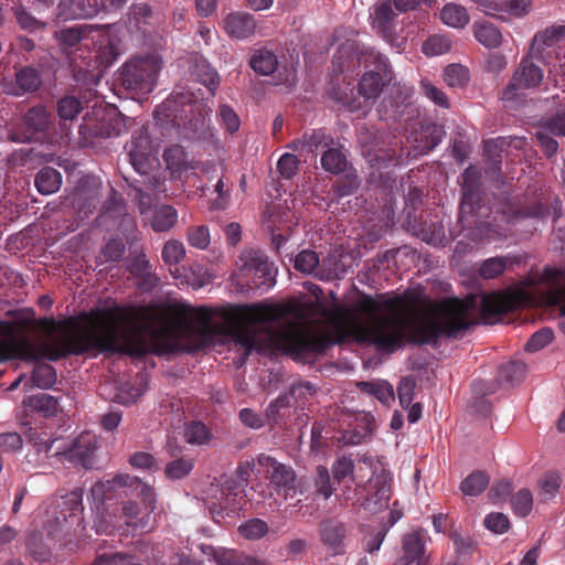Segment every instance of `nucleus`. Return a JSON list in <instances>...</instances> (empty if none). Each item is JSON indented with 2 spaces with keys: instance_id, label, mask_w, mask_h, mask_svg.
I'll return each mask as SVG.
<instances>
[{
  "instance_id": "nucleus-1",
  "label": "nucleus",
  "mask_w": 565,
  "mask_h": 565,
  "mask_svg": "<svg viewBox=\"0 0 565 565\" xmlns=\"http://www.w3.org/2000/svg\"><path fill=\"white\" fill-rule=\"evenodd\" d=\"M316 300L286 305H243L212 309L182 302L168 306L114 307L94 312V349L131 355L146 352V337L167 350L201 349L217 338L233 340L245 352L278 350L289 354L321 351L353 340L393 351L405 340L429 342L439 334L466 329L480 305L482 322L492 324L509 311L536 305V284L510 291L426 303L413 295L362 298L356 312L342 305L327 307L322 290L311 285Z\"/></svg>"
},
{
  "instance_id": "nucleus-2",
  "label": "nucleus",
  "mask_w": 565,
  "mask_h": 565,
  "mask_svg": "<svg viewBox=\"0 0 565 565\" xmlns=\"http://www.w3.org/2000/svg\"><path fill=\"white\" fill-rule=\"evenodd\" d=\"M115 487L131 488L137 497V499L124 503L120 515L124 523L137 529H151L154 524L156 495L153 489L138 478L119 473L113 480L95 483L90 492L94 499L102 501L106 497V491Z\"/></svg>"
},
{
  "instance_id": "nucleus-3",
  "label": "nucleus",
  "mask_w": 565,
  "mask_h": 565,
  "mask_svg": "<svg viewBox=\"0 0 565 565\" xmlns=\"http://www.w3.org/2000/svg\"><path fill=\"white\" fill-rule=\"evenodd\" d=\"M90 34L92 41L98 44V50L95 53L97 67H107L117 56V49L113 44L111 36L107 30L92 25H79L64 29L56 36L61 43L73 46L81 41L87 40Z\"/></svg>"
},
{
  "instance_id": "nucleus-4",
  "label": "nucleus",
  "mask_w": 565,
  "mask_h": 565,
  "mask_svg": "<svg viewBox=\"0 0 565 565\" xmlns=\"http://www.w3.org/2000/svg\"><path fill=\"white\" fill-rule=\"evenodd\" d=\"M160 70L161 61L156 56L132 60L122 68L121 83L128 89L150 93Z\"/></svg>"
},
{
  "instance_id": "nucleus-5",
  "label": "nucleus",
  "mask_w": 565,
  "mask_h": 565,
  "mask_svg": "<svg viewBox=\"0 0 565 565\" xmlns=\"http://www.w3.org/2000/svg\"><path fill=\"white\" fill-rule=\"evenodd\" d=\"M94 118L89 114L84 116V124L81 126V134H88L95 137H113L127 131L131 119L122 116L116 108L94 107Z\"/></svg>"
},
{
  "instance_id": "nucleus-6",
  "label": "nucleus",
  "mask_w": 565,
  "mask_h": 565,
  "mask_svg": "<svg viewBox=\"0 0 565 565\" xmlns=\"http://www.w3.org/2000/svg\"><path fill=\"white\" fill-rule=\"evenodd\" d=\"M238 275L250 279L255 288L268 289L275 284L276 270L268 258L258 250L244 252L237 262Z\"/></svg>"
},
{
  "instance_id": "nucleus-7",
  "label": "nucleus",
  "mask_w": 565,
  "mask_h": 565,
  "mask_svg": "<svg viewBox=\"0 0 565 565\" xmlns=\"http://www.w3.org/2000/svg\"><path fill=\"white\" fill-rule=\"evenodd\" d=\"M366 469H373V476L367 481V491L370 494L365 499V509L377 512L387 507L391 498V472L384 468L383 465L379 463L373 466L372 461L364 460Z\"/></svg>"
},
{
  "instance_id": "nucleus-8",
  "label": "nucleus",
  "mask_w": 565,
  "mask_h": 565,
  "mask_svg": "<svg viewBox=\"0 0 565 565\" xmlns=\"http://www.w3.org/2000/svg\"><path fill=\"white\" fill-rule=\"evenodd\" d=\"M40 84L41 81L35 70L23 67L14 71L9 64H0V86L6 94L20 96L35 90Z\"/></svg>"
},
{
  "instance_id": "nucleus-9",
  "label": "nucleus",
  "mask_w": 565,
  "mask_h": 565,
  "mask_svg": "<svg viewBox=\"0 0 565 565\" xmlns=\"http://www.w3.org/2000/svg\"><path fill=\"white\" fill-rule=\"evenodd\" d=\"M544 78L543 71L540 66L535 65L530 58H524L519 67L513 73V76L503 90L502 96L504 99H513L523 89H530L539 86Z\"/></svg>"
},
{
  "instance_id": "nucleus-10",
  "label": "nucleus",
  "mask_w": 565,
  "mask_h": 565,
  "mask_svg": "<svg viewBox=\"0 0 565 565\" xmlns=\"http://www.w3.org/2000/svg\"><path fill=\"white\" fill-rule=\"evenodd\" d=\"M97 448V439L95 435L89 433L82 434L67 450L62 451L61 446L56 447L54 456L85 468H92L94 465V451Z\"/></svg>"
},
{
  "instance_id": "nucleus-11",
  "label": "nucleus",
  "mask_w": 565,
  "mask_h": 565,
  "mask_svg": "<svg viewBox=\"0 0 565 565\" xmlns=\"http://www.w3.org/2000/svg\"><path fill=\"white\" fill-rule=\"evenodd\" d=\"M257 461L277 490L284 492L285 498L295 490L296 475L290 467L279 463L266 455H260Z\"/></svg>"
},
{
  "instance_id": "nucleus-12",
  "label": "nucleus",
  "mask_w": 565,
  "mask_h": 565,
  "mask_svg": "<svg viewBox=\"0 0 565 565\" xmlns=\"http://www.w3.org/2000/svg\"><path fill=\"white\" fill-rule=\"evenodd\" d=\"M478 3L486 14L499 18L503 21L510 18H522L526 15L532 8V0H473Z\"/></svg>"
},
{
  "instance_id": "nucleus-13",
  "label": "nucleus",
  "mask_w": 565,
  "mask_h": 565,
  "mask_svg": "<svg viewBox=\"0 0 565 565\" xmlns=\"http://www.w3.org/2000/svg\"><path fill=\"white\" fill-rule=\"evenodd\" d=\"M222 29L233 40H246L255 34L257 23L252 14L236 11L224 17Z\"/></svg>"
},
{
  "instance_id": "nucleus-14",
  "label": "nucleus",
  "mask_w": 565,
  "mask_h": 565,
  "mask_svg": "<svg viewBox=\"0 0 565 565\" xmlns=\"http://www.w3.org/2000/svg\"><path fill=\"white\" fill-rule=\"evenodd\" d=\"M563 32V26H550L536 33L531 44V56L547 63Z\"/></svg>"
},
{
  "instance_id": "nucleus-15",
  "label": "nucleus",
  "mask_w": 565,
  "mask_h": 565,
  "mask_svg": "<svg viewBox=\"0 0 565 565\" xmlns=\"http://www.w3.org/2000/svg\"><path fill=\"white\" fill-rule=\"evenodd\" d=\"M50 115L42 106L31 108L24 116L26 126L22 131L11 134V139L18 142H26L33 138L36 131L44 129L49 122Z\"/></svg>"
},
{
  "instance_id": "nucleus-16",
  "label": "nucleus",
  "mask_w": 565,
  "mask_h": 565,
  "mask_svg": "<svg viewBox=\"0 0 565 565\" xmlns=\"http://www.w3.org/2000/svg\"><path fill=\"white\" fill-rule=\"evenodd\" d=\"M371 18L373 29L385 40L391 41L395 20L391 1L383 0L375 4Z\"/></svg>"
},
{
  "instance_id": "nucleus-17",
  "label": "nucleus",
  "mask_w": 565,
  "mask_h": 565,
  "mask_svg": "<svg viewBox=\"0 0 565 565\" xmlns=\"http://www.w3.org/2000/svg\"><path fill=\"white\" fill-rule=\"evenodd\" d=\"M403 551L404 555L396 565H424L422 561L423 543L417 532L405 535Z\"/></svg>"
},
{
  "instance_id": "nucleus-18",
  "label": "nucleus",
  "mask_w": 565,
  "mask_h": 565,
  "mask_svg": "<svg viewBox=\"0 0 565 565\" xmlns=\"http://www.w3.org/2000/svg\"><path fill=\"white\" fill-rule=\"evenodd\" d=\"M477 41L486 47L492 49L501 45L503 36L498 26L489 22H479L473 25Z\"/></svg>"
},
{
  "instance_id": "nucleus-19",
  "label": "nucleus",
  "mask_w": 565,
  "mask_h": 565,
  "mask_svg": "<svg viewBox=\"0 0 565 565\" xmlns=\"http://www.w3.org/2000/svg\"><path fill=\"white\" fill-rule=\"evenodd\" d=\"M23 404L44 417L54 416L58 411V401L45 393L26 397Z\"/></svg>"
},
{
  "instance_id": "nucleus-20",
  "label": "nucleus",
  "mask_w": 565,
  "mask_h": 565,
  "mask_svg": "<svg viewBox=\"0 0 565 565\" xmlns=\"http://www.w3.org/2000/svg\"><path fill=\"white\" fill-rule=\"evenodd\" d=\"M440 20L450 28L463 29L469 23L470 17L466 8L447 3L440 11Z\"/></svg>"
},
{
  "instance_id": "nucleus-21",
  "label": "nucleus",
  "mask_w": 565,
  "mask_h": 565,
  "mask_svg": "<svg viewBox=\"0 0 565 565\" xmlns=\"http://www.w3.org/2000/svg\"><path fill=\"white\" fill-rule=\"evenodd\" d=\"M250 67L260 75H270L278 66L276 55L266 49L256 50L250 57Z\"/></svg>"
},
{
  "instance_id": "nucleus-22",
  "label": "nucleus",
  "mask_w": 565,
  "mask_h": 565,
  "mask_svg": "<svg viewBox=\"0 0 565 565\" xmlns=\"http://www.w3.org/2000/svg\"><path fill=\"white\" fill-rule=\"evenodd\" d=\"M61 183V173L51 167L41 169L35 178L36 189L42 194H52L56 192L60 189Z\"/></svg>"
},
{
  "instance_id": "nucleus-23",
  "label": "nucleus",
  "mask_w": 565,
  "mask_h": 565,
  "mask_svg": "<svg viewBox=\"0 0 565 565\" xmlns=\"http://www.w3.org/2000/svg\"><path fill=\"white\" fill-rule=\"evenodd\" d=\"M214 559L218 565H264L263 561L234 550L215 551Z\"/></svg>"
},
{
  "instance_id": "nucleus-24",
  "label": "nucleus",
  "mask_w": 565,
  "mask_h": 565,
  "mask_svg": "<svg viewBox=\"0 0 565 565\" xmlns=\"http://www.w3.org/2000/svg\"><path fill=\"white\" fill-rule=\"evenodd\" d=\"M178 213L170 205L157 206L151 220V226L156 232L170 230L177 222Z\"/></svg>"
},
{
  "instance_id": "nucleus-25",
  "label": "nucleus",
  "mask_w": 565,
  "mask_h": 565,
  "mask_svg": "<svg viewBox=\"0 0 565 565\" xmlns=\"http://www.w3.org/2000/svg\"><path fill=\"white\" fill-rule=\"evenodd\" d=\"M360 388L374 395L381 403L388 405L394 401L393 386L386 381L362 382Z\"/></svg>"
},
{
  "instance_id": "nucleus-26",
  "label": "nucleus",
  "mask_w": 565,
  "mask_h": 565,
  "mask_svg": "<svg viewBox=\"0 0 565 565\" xmlns=\"http://www.w3.org/2000/svg\"><path fill=\"white\" fill-rule=\"evenodd\" d=\"M489 484V477L482 471H475L469 475L460 484L461 491L466 495H479Z\"/></svg>"
},
{
  "instance_id": "nucleus-27",
  "label": "nucleus",
  "mask_w": 565,
  "mask_h": 565,
  "mask_svg": "<svg viewBox=\"0 0 565 565\" xmlns=\"http://www.w3.org/2000/svg\"><path fill=\"white\" fill-rule=\"evenodd\" d=\"M383 87V78L380 73L370 72L364 74L360 84L359 93L366 99L379 96Z\"/></svg>"
},
{
  "instance_id": "nucleus-28",
  "label": "nucleus",
  "mask_w": 565,
  "mask_h": 565,
  "mask_svg": "<svg viewBox=\"0 0 565 565\" xmlns=\"http://www.w3.org/2000/svg\"><path fill=\"white\" fill-rule=\"evenodd\" d=\"M470 79L469 71L462 65L451 64L444 71V81L449 87L462 88Z\"/></svg>"
},
{
  "instance_id": "nucleus-29",
  "label": "nucleus",
  "mask_w": 565,
  "mask_h": 565,
  "mask_svg": "<svg viewBox=\"0 0 565 565\" xmlns=\"http://www.w3.org/2000/svg\"><path fill=\"white\" fill-rule=\"evenodd\" d=\"M321 166L331 173H341L347 168V159L340 149L330 148L321 157Z\"/></svg>"
},
{
  "instance_id": "nucleus-30",
  "label": "nucleus",
  "mask_w": 565,
  "mask_h": 565,
  "mask_svg": "<svg viewBox=\"0 0 565 565\" xmlns=\"http://www.w3.org/2000/svg\"><path fill=\"white\" fill-rule=\"evenodd\" d=\"M163 159L167 163V168L172 173H181L188 169L185 153L180 146H173L167 149L164 151Z\"/></svg>"
},
{
  "instance_id": "nucleus-31",
  "label": "nucleus",
  "mask_w": 565,
  "mask_h": 565,
  "mask_svg": "<svg viewBox=\"0 0 565 565\" xmlns=\"http://www.w3.org/2000/svg\"><path fill=\"white\" fill-rule=\"evenodd\" d=\"M451 49V41L446 35H431L423 43V52L427 56L443 55Z\"/></svg>"
},
{
  "instance_id": "nucleus-32",
  "label": "nucleus",
  "mask_w": 565,
  "mask_h": 565,
  "mask_svg": "<svg viewBox=\"0 0 565 565\" xmlns=\"http://www.w3.org/2000/svg\"><path fill=\"white\" fill-rule=\"evenodd\" d=\"M343 536L344 529L341 525L328 523L322 527L321 537L323 543L335 553L340 551Z\"/></svg>"
},
{
  "instance_id": "nucleus-33",
  "label": "nucleus",
  "mask_w": 565,
  "mask_h": 565,
  "mask_svg": "<svg viewBox=\"0 0 565 565\" xmlns=\"http://www.w3.org/2000/svg\"><path fill=\"white\" fill-rule=\"evenodd\" d=\"M56 381L54 369L49 364H39L32 373V383L40 388H47Z\"/></svg>"
},
{
  "instance_id": "nucleus-34",
  "label": "nucleus",
  "mask_w": 565,
  "mask_h": 565,
  "mask_svg": "<svg viewBox=\"0 0 565 565\" xmlns=\"http://www.w3.org/2000/svg\"><path fill=\"white\" fill-rule=\"evenodd\" d=\"M161 256L167 265H177L185 257L183 243L179 241H168L162 248Z\"/></svg>"
},
{
  "instance_id": "nucleus-35",
  "label": "nucleus",
  "mask_w": 565,
  "mask_h": 565,
  "mask_svg": "<svg viewBox=\"0 0 565 565\" xmlns=\"http://www.w3.org/2000/svg\"><path fill=\"white\" fill-rule=\"evenodd\" d=\"M184 438L189 444L203 445L211 439V435L205 425L194 422L185 426Z\"/></svg>"
},
{
  "instance_id": "nucleus-36",
  "label": "nucleus",
  "mask_w": 565,
  "mask_h": 565,
  "mask_svg": "<svg viewBox=\"0 0 565 565\" xmlns=\"http://www.w3.org/2000/svg\"><path fill=\"white\" fill-rule=\"evenodd\" d=\"M508 265V258L492 257L484 260L479 268V275L484 279H492L500 276Z\"/></svg>"
},
{
  "instance_id": "nucleus-37",
  "label": "nucleus",
  "mask_w": 565,
  "mask_h": 565,
  "mask_svg": "<svg viewBox=\"0 0 565 565\" xmlns=\"http://www.w3.org/2000/svg\"><path fill=\"white\" fill-rule=\"evenodd\" d=\"M561 486V478L555 472L545 473L539 481V495L546 501L555 495Z\"/></svg>"
},
{
  "instance_id": "nucleus-38",
  "label": "nucleus",
  "mask_w": 565,
  "mask_h": 565,
  "mask_svg": "<svg viewBox=\"0 0 565 565\" xmlns=\"http://www.w3.org/2000/svg\"><path fill=\"white\" fill-rule=\"evenodd\" d=\"M511 505L516 515H527L533 507V497L529 489L519 490L511 499Z\"/></svg>"
},
{
  "instance_id": "nucleus-39",
  "label": "nucleus",
  "mask_w": 565,
  "mask_h": 565,
  "mask_svg": "<svg viewBox=\"0 0 565 565\" xmlns=\"http://www.w3.org/2000/svg\"><path fill=\"white\" fill-rule=\"evenodd\" d=\"M194 463L190 458H180L169 462L164 473L169 479H181L188 476L193 469Z\"/></svg>"
},
{
  "instance_id": "nucleus-40",
  "label": "nucleus",
  "mask_w": 565,
  "mask_h": 565,
  "mask_svg": "<svg viewBox=\"0 0 565 565\" xmlns=\"http://www.w3.org/2000/svg\"><path fill=\"white\" fill-rule=\"evenodd\" d=\"M238 531L247 540H258L268 532V526L263 520L253 519L243 523Z\"/></svg>"
},
{
  "instance_id": "nucleus-41",
  "label": "nucleus",
  "mask_w": 565,
  "mask_h": 565,
  "mask_svg": "<svg viewBox=\"0 0 565 565\" xmlns=\"http://www.w3.org/2000/svg\"><path fill=\"white\" fill-rule=\"evenodd\" d=\"M319 265L316 252L302 250L295 258V268L303 274H313Z\"/></svg>"
},
{
  "instance_id": "nucleus-42",
  "label": "nucleus",
  "mask_w": 565,
  "mask_h": 565,
  "mask_svg": "<svg viewBox=\"0 0 565 565\" xmlns=\"http://www.w3.org/2000/svg\"><path fill=\"white\" fill-rule=\"evenodd\" d=\"M81 110V103L75 97H64L57 104V113L63 120L74 119Z\"/></svg>"
},
{
  "instance_id": "nucleus-43",
  "label": "nucleus",
  "mask_w": 565,
  "mask_h": 565,
  "mask_svg": "<svg viewBox=\"0 0 565 565\" xmlns=\"http://www.w3.org/2000/svg\"><path fill=\"white\" fill-rule=\"evenodd\" d=\"M315 484L317 493L321 494L324 499H328L333 494L329 470L324 466L317 467Z\"/></svg>"
},
{
  "instance_id": "nucleus-44",
  "label": "nucleus",
  "mask_w": 565,
  "mask_h": 565,
  "mask_svg": "<svg viewBox=\"0 0 565 565\" xmlns=\"http://www.w3.org/2000/svg\"><path fill=\"white\" fill-rule=\"evenodd\" d=\"M553 340V331L548 328H543L539 331H536L526 342L525 350L529 352H535L544 347H546L548 343H551Z\"/></svg>"
},
{
  "instance_id": "nucleus-45",
  "label": "nucleus",
  "mask_w": 565,
  "mask_h": 565,
  "mask_svg": "<svg viewBox=\"0 0 565 565\" xmlns=\"http://www.w3.org/2000/svg\"><path fill=\"white\" fill-rule=\"evenodd\" d=\"M188 241L191 246L199 249H205L210 244V233L207 227L201 225L189 228Z\"/></svg>"
},
{
  "instance_id": "nucleus-46",
  "label": "nucleus",
  "mask_w": 565,
  "mask_h": 565,
  "mask_svg": "<svg viewBox=\"0 0 565 565\" xmlns=\"http://www.w3.org/2000/svg\"><path fill=\"white\" fill-rule=\"evenodd\" d=\"M422 88L424 90V94L436 105L443 107V108H449V100L446 96V94L440 90L438 87L434 86L428 81L424 79L422 81Z\"/></svg>"
},
{
  "instance_id": "nucleus-47",
  "label": "nucleus",
  "mask_w": 565,
  "mask_h": 565,
  "mask_svg": "<svg viewBox=\"0 0 565 565\" xmlns=\"http://www.w3.org/2000/svg\"><path fill=\"white\" fill-rule=\"evenodd\" d=\"M484 525L488 530L501 534L508 531L510 522L503 513H490L484 519Z\"/></svg>"
},
{
  "instance_id": "nucleus-48",
  "label": "nucleus",
  "mask_w": 565,
  "mask_h": 565,
  "mask_svg": "<svg viewBox=\"0 0 565 565\" xmlns=\"http://www.w3.org/2000/svg\"><path fill=\"white\" fill-rule=\"evenodd\" d=\"M277 168L284 178L290 179L298 170V159L295 154L285 153L278 160Z\"/></svg>"
},
{
  "instance_id": "nucleus-49",
  "label": "nucleus",
  "mask_w": 565,
  "mask_h": 565,
  "mask_svg": "<svg viewBox=\"0 0 565 565\" xmlns=\"http://www.w3.org/2000/svg\"><path fill=\"white\" fill-rule=\"evenodd\" d=\"M354 471V462L351 458L341 457L332 466V473L335 480L341 481L351 476Z\"/></svg>"
},
{
  "instance_id": "nucleus-50",
  "label": "nucleus",
  "mask_w": 565,
  "mask_h": 565,
  "mask_svg": "<svg viewBox=\"0 0 565 565\" xmlns=\"http://www.w3.org/2000/svg\"><path fill=\"white\" fill-rule=\"evenodd\" d=\"M415 382L409 377L401 380L397 386V395L403 407H408L413 401Z\"/></svg>"
},
{
  "instance_id": "nucleus-51",
  "label": "nucleus",
  "mask_w": 565,
  "mask_h": 565,
  "mask_svg": "<svg viewBox=\"0 0 565 565\" xmlns=\"http://www.w3.org/2000/svg\"><path fill=\"white\" fill-rule=\"evenodd\" d=\"M218 115L223 125L228 131L235 132L238 130L239 119L232 108H230L226 105H223L220 107Z\"/></svg>"
},
{
  "instance_id": "nucleus-52",
  "label": "nucleus",
  "mask_w": 565,
  "mask_h": 565,
  "mask_svg": "<svg viewBox=\"0 0 565 565\" xmlns=\"http://www.w3.org/2000/svg\"><path fill=\"white\" fill-rule=\"evenodd\" d=\"M370 436L362 431L358 426L353 430H347L339 438L343 446H355L365 441Z\"/></svg>"
},
{
  "instance_id": "nucleus-53",
  "label": "nucleus",
  "mask_w": 565,
  "mask_h": 565,
  "mask_svg": "<svg viewBox=\"0 0 565 565\" xmlns=\"http://www.w3.org/2000/svg\"><path fill=\"white\" fill-rule=\"evenodd\" d=\"M22 446V438L17 433L0 434V450L14 451Z\"/></svg>"
},
{
  "instance_id": "nucleus-54",
  "label": "nucleus",
  "mask_w": 565,
  "mask_h": 565,
  "mask_svg": "<svg viewBox=\"0 0 565 565\" xmlns=\"http://www.w3.org/2000/svg\"><path fill=\"white\" fill-rule=\"evenodd\" d=\"M129 463L137 469L151 470L156 466L153 457L148 452H136L130 459Z\"/></svg>"
},
{
  "instance_id": "nucleus-55",
  "label": "nucleus",
  "mask_w": 565,
  "mask_h": 565,
  "mask_svg": "<svg viewBox=\"0 0 565 565\" xmlns=\"http://www.w3.org/2000/svg\"><path fill=\"white\" fill-rule=\"evenodd\" d=\"M548 130L543 129L536 132V138L546 156H553L558 148L557 142L548 136Z\"/></svg>"
},
{
  "instance_id": "nucleus-56",
  "label": "nucleus",
  "mask_w": 565,
  "mask_h": 565,
  "mask_svg": "<svg viewBox=\"0 0 565 565\" xmlns=\"http://www.w3.org/2000/svg\"><path fill=\"white\" fill-rule=\"evenodd\" d=\"M142 388L140 387H132L129 392L125 388H120L114 396V399L117 403L128 405L135 403L142 395Z\"/></svg>"
},
{
  "instance_id": "nucleus-57",
  "label": "nucleus",
  "mask_w": 565,
  "mask_h": 565,
  "mask_svg": "<svg viewBox=\"0 0 565 565\" xmlns=\"http://www.w3.org/2000/svg\"><path fill=\"white\" fill-rule=\"evenodd\" d=\"M241 420L250 428H260L264 425V419L249 408H244L239 412Z\"/></svg>"
},
{
  "instance_id": "nucleus-58",
  "label": "nucleus",
  "mask_w": 565,
  "mask_h": 565,
  "mask_svg": "<svg viewBox=\"0 0 565 565\" xmlns=\"http://www.w3.org/2000/svg\"><path fill=\"white\" fill-rule=\"evenodd\" d=\"M511 483L507 480L497 482L490 490L489 495L497 502L504 499L511 492Z\"/></svg>"
},
{
  "instance_id": "nucleus-59",
  "label": "nucleus",
  "mask_w": 565,
  "mask_h": 565,
  "mask_svg": "<svg viewBox=\"0 0 565 565\" xmlns=\"http://www.w3.org/2000/svg\"><path fill=\"white\" fill-rule=\"evenodd\" d=\"M507 66V58L500 53H494L487 60L486 68L489 72L498 73L504 70Z\"/></svg>"
},
{
  "instance_id": "nucleus-60",
  "label": "nucleus",
  "mask_w": 565,
  "mask_h": 565,
  "mask_svg": "<svg viewBox=\"0 0 565 565\" xmlns=\"http://www.w3.org/2000/svg\"><path fill=\"white\" fill-rule=\"evenodd\" d=\"M359 186L358 178L355 174H347L338 186L340 196L351 194Z\"/></svg>"
},
{
  "instance_id": "nucleus-61",
  "label": "nucleus",
  "mask_w": 565,
  "mask_h": 565,
  "mask_svg": "<svg viewBox=\"0 0 565 565\" xmlns=\"http://www.w3.org/2000/svg\"><path fill=\"white\" fill-rule=\"evenodd\" d=\"M31 440L34 443L35 446H38L39 452H45L49 454L51 449L56 445L60 444V439L49 440L46 438H42L41 434H31L30 435Z\"/></svg>"
},
{
  "instance_id": "nucleus-62",
  "label": "nucleus",
  "mask_w": 565,
  "mask_h": 565,
  "mask_svg": "<svg viewBox=\"0 0 565 565\" xmlns=\"http://www.w3.org/2000/svg\"><path fill=\"white\" fill-rule=\"evenodd\" d=\"M356 426L369 436H371L376 428L375 419L370 414L359 415L356 417Z\"/></svg>"
},
{
  "instance_id": "nucleus-63",
  "label": "nucleus",
  "mask_w": 565,
  "mask_h": 565,
  "mask_svg": "<svg viewBox=\"0 0 565 565\" xmlns=\"http://www.w3.org/2000/svg\"><path fill=\"white\" fill-rule=\"evenodd\" d=\"M546 129L555 136H565V113L556 115Z\"/></svg>"
},
{
  "instance_id": "nucleus-64",
  "label": "nucleus",
  "mask_w": 565,
  "mask_h": 565,
  "mask_svg": "<svg viewBox=\"0 0 565 565\" xmlns=\"http://www.w3.org/2000/svg\"><path fill=\"white\" fill-rule=\"evenodd\" d=\"M290 394L296 398H306L307 395H312L313 394V387L310 383H298V384H295L291 390H290Z\"/></svg>"
}]
</instances>
